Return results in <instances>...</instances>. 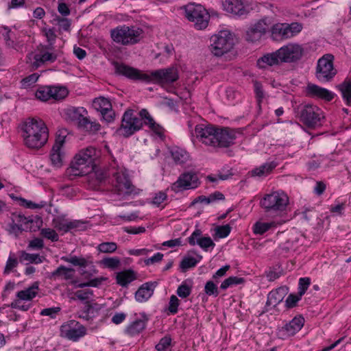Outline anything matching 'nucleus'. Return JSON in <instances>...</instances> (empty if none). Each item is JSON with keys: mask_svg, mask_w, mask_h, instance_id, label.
Listing matches in <instances>:
<instances>
[{"mask_svg": "<svg viewBox=\"0 0 351 351\" xmlns=\"http://www.w3.org/2000/svg\"><path fill=\"white\" fill-rule=\"evenodd\" d=\"M191 282L185 280L178 287L176 293L179 297L186 298L191 295Z\"/></svg>", "mask_w": 351, "mask_h": 351, "instance_id": "c03bdc74", "label": "nucleus"}, {"mask_svg": "<svg viewBox=\"0 0 351 351\" xmlns=\"http://www.w3.org/2000/svg\"><path fill=\"white\" fill-rule=\"evenodd\" d=\"M68 95V90L61 86H41L36 92V97L42 101H47L51 99L62 100Z\"/></svg>", "mask_w": 351, "mask_h": 351, "instance_id": "ddd939ff", "label": "nucleus"}, {"mask_svg": "<svg viewBox=\"0 0 351 351\" xmlns=\"http://www.w3.org/2000/svg\"><path fill=\"white\" fill-rule=\"evenodd\" d=\"M82 112H86L84 108H77L72 107L67 109L66 113L72 119L77 121L83 115Z\"/></svg>", "mask_w": 351, "mask_h": 351, "instance_id": "5fc2aeb1", "label": "nucleus"}, {"mask_svg": "<svg viewBox=\"0 0 351 351\" xmlns=\"http://www.w3.org/2000/svg\"><path fill=\"white\" fill-rule=\"evenodd\" d=\"M224 199L225 197L223 193L219 191H215L208 197L204 195L197 197L191 203V206H193L198 202L206 203L208 204L210 203L214 202L216 200H223Z\"/></svg>", "mask_w": 351, "mask_h": 351, "instance_id": "e433bc0d", "label": "nucleus"}, {"mask_svg": "<svg viewBox=\"0 0 351 351\" xmlns=\"http://www.w3.org/2000/svg\"><path fill=\"white\" fill-rule=\"evenodd\" d=\"M198 261L195 258L186 256L180 262V267L182 271L184 272L189 269L195 267Z\"/></svg>", "mask_w": 351, "mask_h": 351, "instance_id": "de8ad7c7", "label": "nucleus"}, {"mask_svg": "<svg viewBox=\"0 0 351 351\" xmlns=\"http://www.w3.org/2000/svg\"><path fill=\"white\" fill-rule=\"evenodd\" d=\"M63 158L64 154L62 152L61 149L56 150V149L52 147L50 154L51 164L56 167H61L63 165Z\"/></svg>", "mask_w": 351, "mask_h": 351, "instance_id": "a19ab883", "label": "nucleus"}, {"mask_svg": "<svg viewBox=\"0 0 351 351\" xmlns=\"http://www.w3.org/2000/svg\"><path fill=\"white\" fill-rule=\"evenodd\" d=\"M215 139L211 146L215 147H228L234 144L236 130L229 128H217Z\"/></svg>", "mask_w": 351, "mask_h": 351, "instance_id": "f3484780", "label": "nucleus"}, {"mask_svg": "<svg viewBox=\"0 0 351 351\" xmlns=\"http://www.w3.org/2000/svg\"><path fill=\"white\" fill-rule=\"evenodd\" d=\"M74 295L77 299L83 301L89 299L93 295V292L90 289L77 290L74 293Z\"/></svg>", "mask_w": 351, "mask_h": 351, "instance_id": "338daca9", "label": "nucleus"}, {"mask_svg": "<svg viewBox=\"0 0 351 351\" xmlns=\"http://www.w3.org/2000/svg\"><path fill=\"white\" fill-rule=\"evenodd\" d=\"M201 235L202 231L199 229L195 230L188 238L189 243L191 245H195V244H197L205 251H207L208 247H214L215 245V243L213 241L210 237H200Z\"/></svg>", "mask_w": 351, "mask_h": 351, "instance_id": "4be33fe9", "label": "nucleus"}, {"mask_svg": "<svg viewBox=\"0 0 351 351\" xmlns=\"http://www.w3.org/2000/svg\"><path fill=\"white\" fill-rule=\"evenodd\" d=\"M66 131H60V133L56 136L55 143L52 147L58 150V149H61L63 145L65 143L66 138Z\"/></svg>", "mask_w": 351, "mask_h": 351, "instance_id": "69168bd1", "label": "nucleus"}, {"mask_svg": "<svg viewBox=\"0 0 351 351\" xmlns=\"http://www.w3.org/2000/svg\"><path fill=\"white\" fill-rule=\"evenodd\" d=\"M311 284V280L309 278H301L299 280L298 284V293L300 295H303L306 290L308 289Z\"/></svg>", "mask_w": 351, "mask_h": 351, "instance_id": "052dcab7", "label": "nucleus"}, {"mask_svg": "<svg viewBox=\"0 0 351 351\" xmlns=\"http://www.w3.org/2000/svg\"><path fill=\"white\" fill-rule=\"evenodd\" d=\"M171 157L176 165H183L189 160V154L183 149L173 147L171 151Z\"/></svg>", "mask_w": 351, "mask_h": 351, "instance_id": "72a5a7b5", "label": "nucleus"}, {"mask_svg": "<svg viewBox=\"0 0 351 351\" xmlns=\"http://www.w3.org/2000/svg\"><path fill=\"white\" fill-rule=\"evenodd\" d=\"M100 152L94 147H88L75 154L70 167L66 170V175L70 180L84 176L93 171L97 166Z\"/></svg>", "mask_w": 351, "mask_h": 351, "instance_id": "f03ea898", "label": "nucleus"}, {"mask_svg": "<svg viewBox=\"0 0 351 351\" xmlns=\"http://www.w3.org/2000/svg\"><path fill=\"white\" fill-rule=\"evenodd\" d=\"M143 127L142 119L134 114V110H127L123 114L120 127L117 130V134L125 138H128Z\"/></svg>", "mask_w": 351, "mask_h": 351, "instance_id": "6e6552de", "label": "nucleus"}, {"mask_svg": "<svg viewBox=\"0 0 351 351\" xmlns=\"http://www.w3.org/2000/svg\"><path fill=\"white\" fill-rule=\"evenodd\" d=\"M60 336L77 341L86 334V328L75 320L63 324L60 329Z\"/></svg>", "mask_w": 351, "mask_h": 351, "instance_id": "4468645a", "label": "nucleus"}, {"mask_svg": "<svg viewBox=\"0 0 351 351\" xmlns=\"http://www.w3.org/2000/svg\"><path fill=\"white\" fill-rule=\"evenodd\" d=\"M75 271L73 268H69L64 265H60L49 275V278L56 280L57 279H64L65 280H72L74 278Z\"/></svg>", "mask_w": 351, "mask_h": 351, "instance_id": "c85d7f7f", "label": "nucleus"}, {"mask_svg": "<svg viewBox=\"0 0 351 351\" xmlns=\"http://www.w3.org/2000/svg\"><path fill=\"white\" fill-rule=\"evenodd\" d=\"M276 167V165L274 162L265 163L259 167L255 168L253 170H252L251 175L253 177H266L271 173V171L275 169Z\"/></svg>", "mask_w": 351, "mask_h": 351, "instance_id": "f704fd0d", "label": "nucleus"}, {"mask_svg": "<svg viewBox=\"0 0 351 351\" xmlns=\"http://www.w3.org/2000/svg\"><path fill=\"white\" fill-rule=\"evenodd\" d=\"M217 127L212 125L199 124L195 126V132L202 143L211 146L215 139Z\"/></svg>", "mask_w": 351, "mask_h": 351, "instance_id": "a211bd4d", "label": "nucleus"}, {"mask_svg": "<svg viewBox=\"0 0 351 351\" xmlns=\"http://www.w3.org/2000/svg\"><path fill=\"white\" fill-rule=\"evenodd\" d=\"M243 278L237 276H230L224 280L220 285V289L226 290L228 288L232 287L233 285H240L244 282Z\"/></svg>", "mask_w": 351, "mask_h": 351, "instance_id": "a18cd8bd", "label": "nucleus"}, {"mask_svg": "<svg viewBox=\"0 0 351 351\" xmlns=\"http://www.w3.org/2000/svg\"><path fill=\"white\" fill-rule=\"evenodd\" d=\"M53 225L55 228L64 232H69L71 230H84L86 228V222L73 220L68 221L64 219L57 218L53 220Z\"/></svg>", "mask_w": 351, "mask_h": 351, "instance_id": "aec40b11", "label": "nucleus"}, {"mask_svg": "<svg viewBox=\"0 0 351 351\" xmlns=\"http://www.w3.org/2000/svg\"><path fill=\"white\" fill-rule=\"evenodd\" d=\"M17 265H18L17 258L10 255L6 262V265H5V267L4 269V273L5 274L10 273L14 268L17 267Z\"/></svg>", "mask_w": 351, "mask_h": 351, "instance_id": "e2e57ef3", "label": "nucleus"}, {"mask_svg": "<svg viewBox=\"0 0 351 351\" xmlns=\"http://www.w3.org/2000/svg\"><path fill=\"white\" fill-rule=\"evenodd\" d=\"M114 73L133 80L154 82L160 84H169L178 80L179 75L176 68L169 67L152 71L150 74L143 73L139 70L124 63L113 61Z\"/></svg>", "mask_w": 351, "mask_h": 351, "instance_id": "f257e3e1", "label": "nucleus"}, {"mask_svg": "<svg viewBox=\"0 0 351 351\" xmlns=\"http://www.w3.org/2000/svg\"><path fill=\"white\" fill-rule=\"evenodd\" d=\"M281 61L285 63H293L300 60L304 53L301 45L296 43H289L278 49Z\"/></svg>", "mask_w": 351, "mask_h": 351, "instance_id": "2eb2a0df", "label": "nucleus"}, {"mask_svg": "<svg viewBox=\"0 0 351 351\" xmlns=\"http://www.w3.org/2000/svg\"><path fill=\"white\" fill-rule=\"evenodd\" d=\"M282 63L278 50L271 53H267L258 59L257 66L261 69H266L268 66H277Z\"/></svg>", "mask_w": 351, "mask_h": 351, "instance_id": "5701e85b", "label": "nucleus"}, {"mask_svg": "<svg viewBox=\"0 0 351 351\" xmlns=\"http://www.w3.org/2000/svg\"><path fill=\"white\" fill-rule=\"evenodd\" d=\"M234 45V35L230 31L222 30L211 36L209 48L215 56H221L230 51Z\"/></svg>", "mask_w": 351, "mask_h": 351, "instance_id": "0eeeda50", "label": "nucleus"}, {"mask_svg": "<svg viewBox=\"0 0 351 351\" xmlns=\"http://www.w3.org/2000/svg\"><path fill=\"white\" fill-rule=\"evenodd\" d=\"M43 258V257L40 256L37 254H29L25 252H23L21 256V259L22 261H26L29 263H33L36 264L42 263Z\"/></svg>", "mask_w": 351, "mask_h": 351, "instance_id": "3c124183", "label": "nucleus"}, {"mask_svg": "<svg viewBox=\"0 0 351 351\" xmlns=\"http://www.w3.org/2000/svg\"><path fill=\"white\" fill-rule=\"evenodd\" d=\"M288 204V196L282 192L278 191L266 195L261 201V205L266 212L284 211Z\"/></svg>", "mask_w": 351, "mask_h": 351, "instance_id": "9d476101", "label": "nucleus"}, {"mask_svg": "<svg viewBox=\"0 0 351 351\" xmlns=\"http://www.w3.org/2000/svg\"><path fill=\"white\" fill-rule=\"evenodd\" d=\"M302 25L299 23H277L271 27V37L275 40L288 39L301 32Z\"/></svg>", "mask_w": 351, "mask_h": 351, "instance_id": "f8f14e48", "label": "nucleus"}, {"mask_svg": "<svg viewBox=\"0 0 351 351\" xmlns=\"http://www.w3.org/2000/svg\"><path fill=\"white\" fill-rule=\"evenodd\" d=\"M180 304L178 298L173 295L170 297L168 310L171 314H176L178 312V307Z\"/></svg>", "mask_w": 351, "mask_h": 351, "instance_id": "0e129e2a", "label": "nucleus"}, {"mask_svg": "<svg viewBox=\"0 0 351 351\" xmlns=\"http://www.w3.org/2000/svg\"><path fill=\"white\" fill-rule=\"evenodd\" d=\"M276 227V223L256 221L253 226V232L255 234L262 235L270 228Z\"/></svg>", "mask_w": 351, "mask_h": 351, "instance_id": "58836bf2", "label": "nucleus"}, {"mask_svg": "<svg viewBox=\"0 0 351 351\" xmlns=\"http://www.w3.org/2000/svg\"><path fill=\"white\" fill-rule=\"evenodd\" d=\"M62 260L65 262L69 263L74 266H80L81 267H86L88 265L89 263H92L91 261H88L84 258L77 257L76 256H73L71 257L63 256L62 257Z\"/></svg>", "mask_w": 351, "mask_h": 351, "instance_id": "37998d69", "label": "nucleus"}, {"mask_svg": "<svg viewBox=\"0 0 351 351\" xmlns=\"http://www.w3.org/2000/svg\"><path fill=\"white\" fill-rule=\"evenodd\" d=\"M117 249V245L114 242H104L97 246V250L101 253H112Z\"/></svg>", "mask_w": 351, "mask_h": 351, "instance_id": "8fccbe9b", "label": "nucleus"}, {"mask_svg": "<svg viewBox=\"0 0 351 351\" xmlns=\"http://www.w3.org/2000/svg\"><path fill=\"white\" fill-rule=\"evenodd\" d=\"M39 78V75L37 73H33L29 76L23 78L21 80V85L23 88H26L37 82Z\"/></svg>", "mask_w": 351, "mask_h": 351, "instance_id": "bf43d9fd", "label": "nucleus"}, {"mask_svg": "<svg viewBox=\"0 0 351 351\" xmlns=\"http://www.w3.org/2000/svg\"><path fill=\"white\" fill-rule=\"evenodd\" d=\"M271 23L268 18H264L256 23L252 27L261 34L264 35L269 29Z\"/></svg>", "mask_w": 351, "mask_h": 351, "instance_id": "49530a36", "label": "nucleus"}, {"mask_svg": "<svg viewBox=\"0 0 351 351\" xmlns=\"http://www.w3.org/2000/svg\"><path fill=\"white\" fill-rule=\"evenodd\" d=\"M83 308L88 313V315H91V317L93 318L96 316L101 307L97 303H92L89 301H86L84 303Z\"/></svg>", "mask_w": 351, "mask_h": 351, "instance_id": "09e8293b", "label": "nucleus"}, {"mask_svg": "<svg viewBox=\"0 0 351 351\" xmlns=\"http://www.w3.org/2000/svg\"><path fill=\"white\" fill-rule=\"evenodd\" d=\"M38 290V282H35L28 288L19 291L16 293V297L21 300H31L36 297Z\"/></svg>", "mask_w": 351, "mask_h": 351, "instance_id": "473e14b6", "label": "nucleus"}, {"mask_svg": "<svg viewBox=\"0 0 351 351\" xmlns=\"http://www.w3.org/2000/svg\"><path fill=\"white\" fill-rule=\"evenodd\" d=\"M143 29L136 26L121 25L111 29L110 36L116 43L128 46L133 45L142 39L143 36Z\"/></svg>", "mask_w": 351, "mask_h": 351, "instance_id": "39448f33", "label": "nucleus"}, {"mask_svg": "<svg viewBox=\"0 0 351 351\" xmlns=\"http://www.w3.org/2000/svg\"><path fill=\"white\" fill-rule=\"evenodd\" d=\"M263 35L252 27L246 32V40L252 43L259 40Z\"/></svg>", "mask_w": 351, "mask_h": 351, "instance_id": "4d7b16f0", "label": "nucleus"}, {"mask_svg": "<svg viewBox=\"0 0 351 351\" xmlns=\"http://www.w3.org/2000/svg\"><path fill=\"white\" fill-rule=\"evenodd\" d=\"M204 291L208 295L217 296L219 295L217 287L212 280H209L206 283Z\"/></svg>", "mask_w": 351, "mask_h": 351, "instance_id": "6e6d98bb", "label": "nucleus"}, {"mask_svg": "<svg viewBox=\"0 0 351 351\" xmlns=\"http://www.w3.org/2000/svg\"><path fill=\"white\" fill-rule=\"evenodd\" d=\"M56 20L58 21V25L60 29L64 31H69L71 27V21L66 18L58 16Z\"/></svg>", "mask_w": 351, "mask_h": 351, "instance_id": "774afa93", "label": "nucleus"}, {"mask_svg": "<svg viewBox=\"0 0 351 351\" xmlns=\"http://www.w3.org/2000/svg\"><path fill=\"white\" fill-rule=\"evenodd\" d=\"M343 99L348 105L351 104V78H346L338 86Z\"/></svg>", "mask_w": 351, "mask_h": 351, "instance_id": "4c0bfd02", "label": "nucleus"}, {"mask_svg": "<svg viewBox=\"0 0 351 351\" xmlns=\"http://www.w3.org/2000/svg\"><path fill=\"white\" fill-rule=\"evenodd\" d=\"M199 184L197 175L193 171L182 173L171 186V190L178 193L183 190L195 189Z\"/></svg>", "mask_w": 351, "mask_h": 351, "instance_id": "dca6fc26", "label": "nucleus"}, {"mask_svg": "<svg viewBox=\"0 0 351 351\" xmlns=\"http://www.w3.org/2000/svg\"><path fill=\"white\" fill-rule=\"evenodd\" d=\"M147 319H138L130 324L125 329V332L130 336H135L141 332L146 327Z\"/></svg>", "mask_w": 351, "mask_h": 351, "instance_id": "2f4dec72", "label": "nucleus"}, {"mask_svg": "<svg viewBox=\"0 0 351 351\" xmlns=\"http://www.w3.org/2000/svg\"><path fill=\"white\" fill-rule=\"evenodd\" d=\"M77 122L80 128L90 132H96L100 129V125L98 123L91 121L88 118L84 115L77 120Z\"/></svg>", "mask_w": 351, "mask_h": 351, "instance_id": "c9c22d12", "label": "nucleus"}, {"mask_svg": "<svg viewBox=\"0 0 351 351\" xmlns=\"http://www.w3.org/2000/svg\"><path fill=\"white\" fill-rule=\"evenodd\" d=\"M306 94L308 97L322 99L328 101H330L334 98V94L332 92L311 83L306 86Z\"/></svg>", "mask_w": 351, "mask_h": 351, "instance_id": "412c9836", "label": "nucleus"}, {"mask_svg": "<svg viewBox=\"0 0 351 351\" xmlns=\"http://www.w3.org/2000/svg\"><path fill=\"white\" fill-rule=\"evenodd\" d=\"M172 339L169 335H166L161 338L159 342L156 345L155 348L157 351H165L171 346Z\"/></svg>", "mask_w": 351, "mask_h": 351, "instance_id": "603ef678", "label": "nucleus"}, {"mask_svg": "<svg viewBox=\"0 0 351 351\" xmlns=\"http://www.w3.org/2000/svg\"><path fill=\"white\" fill-rule=\"evenodd\" d=\"M138 114V118L142 119L143 125L145 124L148 125L149 128L154 132L156 134H160L162 130L161 127L155 122L146 109H142Z\"/></svg>", "mask_w": 351, "mask_h": 351, "instance_id": "c756f323", "label": "nucleus"}, {"mask_svg": "<svg viewBox=\"0 0 351 351\" xmlns=\"http://www.w3.org/2000/svg\"><path fill=\"white\" fill-rule=\"evenodd\" d=\"M302 295L298 293L297 294H290L285 300L286 306L289 308H293L296 306L297 302L300 300Z\"/></svg>", "mask_w": 351, "mask_h": 351, "instance_id": "13d9d810", "label": "nucleus"}, {"mask_svg": "<svg viewBox=\"0 0 351 351\" xmlns=\"http://www.w3.org/2000/svg\"><path fill=\"white\" fill-rule=\"evenodd\" d=\"M25 145L31 149H39L48 140V129L40 119H27L21 125Z\"/></svg>", "mask_w": 351, "mask_h": 351, "instance_id": "7ed1b4c3", "label": "nucleus"}, {"mask_svg": "<svg viewBox=\"0 0 351 351\" xmlns=\"http://www.w3.org/2000/svg\"><path fill=\"white\" fill-rule=\"evenodd\" d=\"M304 322L302 317H295L291 321L279 329L278 332L279 338L285 339L293 336L302 328Z\"/></svg>", "mask_w": 351, "mask_h": 351, "instance_id": "6ab92c4d", "label": "nucleus"}, {"mask_svg": "<svg viewBox=\"0 0 351 351\" xmlns=\"http://www.w3.org/2000/svg\"><path fill=\"white\" fill-rule=\"evenodd\" d=\"M288 287L286 286L278 287L274 290L271 291L267 295V300L266 304L267 306H276L280 302H282L285 296L288 293Z\"/></svg>", "mask_w": 351, "mask_h": 351, "instance_id": "bb28decb", "label": "nucleus"}, {"mask_svg": "<svg viewBox=\"0 0 351 351\" xmlns=\"http://www.w3.org/2000/svg\"><path fill=\"white\" fill-rule=\"evenodd\" d=\"M108 174L113 178V186L118 194L130 195L139 193V190L132 184L125 170L118 165L114 158L110 164Z\"/></svg>", "mask_w": 351, "mask_h": 351, "instance_id": "20e7f679", "label": "nucleus"}, {"mask_svg": "<svg viewBox=\"0 0 351 351\" xmlns=\"http://www.w3.org/2000/svg\"><path fill=\"white\" fill-rule=\"evenodd\" d=\"M231 231L230 225L217 226L215 228V234L219 238H225L228 236Z\"/></svg>", "mask_w": 351, "mask_h": 351, "instance_id": "680f3d73", "label": "nucleus"}, {"mask_svg": "<svg viewBox=\"0 0 351 351\" xmlns=\"http://www.w3.org/2000/svg\"><path fill=\"white\" fill-rule=\"evenodd\" d=\"M186 17L195 23L198 29H202L207 27L209 14L201 5L190 4L186 6Z\"/></svg>", "mask_w": 351, "mask_h": 351, "instance_id": "9b49d317", "label": "nucleus"}, {"mask_svg": "<svg viewBox=\"0 0 351 351\" xmlns=\"http://www.w3.org/2000/svg\"><path fill=\"white\" fill-rule=\"evenodd\" d=\"M223 6L228 12L239 16L246 15L247 13L241 0H223Z\"/></svg>", "mask_w": 351, "mask_h": 351, "instance_id": "393cba45", "label": "nucleus"}, {"mask_svg": "<svg viewBox=\"0 0 351 351\" xmlns=\"http://www.w3.org/2000/svg\"><path fill=\"white\" fill-rule=\"evenodd\" d=\"M334 56L327 53L320 58L317 63L315 77L319 82H330L336 75L337 71L333 64Z\"/></svg>", "mask_w": 351, "mask_h": 351, "instance_id": "1a4fd4ad", "label": "nucleus"}, {"mask_svg": "<svg viewBox=\"0 0 351 351\" xmlns=\"http://www.w3.org/2000/svg\"><path fill=\"white\" fill-rule=\"evenodd\" d=\"M138 278V274L133 269H125L116 274L117 284L122 287H127L129 284L136 280Z\"/></svg>", "mask_w": 351, "mask_h": 351, "instance_id": "a878e982", "label": "nucleus"}, {"mask_svg": "<svg viewBox=\"0 0 351 351\" xmlns=\"http://www.w3.org/2000/svg\"><path fill=\"white\" fill-rule=\"evenodd\" d=\"M40 234L45 239H49L51 241H58V234L56 232L51 228H43L40 230Z\"/></svg>", "mask_w": 351, "mask_h": 351, "instance_id": "864d4df0", "label": "nucleus"}, {"mask_svg": "<svg viewBox=\"0 0 351 351\" xmlns=\"http://www.w3.org/2000/svg\"><path fill=\"white\" fill-rule=\"evenodd\" d=\"M100 265L104 267L114 270L121 265V260L119 257H106L100 261Z\"/></svg>", "mask_w": 351, "mask_h": 351, "instance_id": "79ce46f5", "label": "nucleus"}, {"mask_svg": "<svg viewBox=\"0 0 351 351\" xmlns=\"http://www.w3.org/2000/svg\"><path fill=\"white\" fill-rule=\"evenodd\" d=\"M93 106L97 111L100 112L104 111V113L112 108L110 101L108 99L101 97L93 100Z\"/></svg>", "mask_w": 351, "mask_h": 351, "instance_id": "ea45409f", "label": "nucleus"}, {"mask_svg": "<svg viewBox=\"0 0 351 351\" xmlns=\"http://www.w3.org/2000/svg\"><path fill=\"white\" fill-rule=\"evenodd\" d=\"M11 221L18 224L20 227L27 228L26 230H24V231L36 232L38 230V226H36L35 228L29 227V225L34 223V219H28L20 214L13 213L12 215Z\"/></svg>", "mask_w": 351, "mask_h": 351, "instance_id": "7c9ffc66", "label": "nucleus"}, {"mask_svg": "<svg viewBox=\"0 0 351 351\" xmlns=\"http://www.w3.org/2000/svg\"><path fill=\"white\" fill-rule=\"evenodd\" d=\"M32 54L28 56V58L32 61ZM57 59V56L55 53L48 51H43L41 53L36 54L34 56V62H31V66L34 69L38 68L43 64L49 62H53Z\"/></svg>", "mask_w": 351, "mask_h": 351, "instance_id": "cd10ccee", "label": "nucleus"}, {"mask_svg": "<svg viewBox=\"0 0 351 351\" xmlns=\"http://www.w3.org/2000/svg\"><path fill=\"white\" fill-rule=\"evenodd\" d=\"M156 286V282H147L143 284L135 293L136 300L139 302L147 301L153 295Z\"/></svg>", "mask_w": 351, "mask_h": 351, "instance_id": "b1692460", "label": "nucleus"}, {"mask_svg": "<svg viewBox=\"0 0 351 351\" xmlns=\"http://www.w3.org/2000/svg\"><path fill=\"white\" fill-rule=\"evenodd\" d=\"M296 117L308 128H315L321 124L322 111L317 106L311 104H301L294 108Z\"/></svg>", "mask_w": 351, "mask_h": 351, "instance_id": "423d86ee", "label": "nucleus"}]
</instances>
